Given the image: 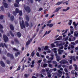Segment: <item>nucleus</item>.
<instances>
[{
    "label": "nucleus",
    "mask_w": 78,
    "mask_h": 78,
    "mask_svg": "<svg viewBox=\"0 0 78 78\" xmlns=\"http://www.w3.org/2000/svg\"><path fill=\"white\" fill-rule=\"evenodd\" d=\"M20 23L21 28L22 30H23V28L25 27V24H24V21L23 20H22V22H20Z\"/></svg>",
    "instance_id": "1"
},
{
    "label": "nucleus",
    "mask_w": 78,
    "mask_h": 78,
    "mask_svg": "<svg viewBox=\"0 0 78 78\" xmlns=\"http://www.w3.org/2000/svg\"><path fill=\"white\" fill-rule=\"evenodd\" d=\"M7 57H10V58L12 59H14V57L13 55V54H11L10 53L7 54Z\"/></svg>",
    "instance_id": "2"
},
{
    "label": "nucleus",
    "mask_w": 78,
    "mask_h": 78,
    "mask_svg": "<svg viewBox=\"0 0 78 78\" xmlns=\"http://www.w3.org/2000/svg\"><path fill=\"white\" fill-rule=\"evenodd\" d=\"M3 38H4V41L5 43L8 41V37L6 35H3Z\"/></svg>",
    "instance_id": "3"
},
{
    "label": "nucleus",
    "mask_w": 78,
    "mask_h": 78,
    "mask_svg": "<svg viewBox=\"0 0 78 78\" xmlns=\"http://www.w3.org/2000/svg\"><path fill=\"white\" fill-rule=\"evenodd\" d=\"M24 9L25 11L27 12H28V13H30L31 12V9H30V8L28 6H27L24 7Z\"/></svg>",
    "instance_id": "4"
},
{
    "label": "nucleus",
    "mask_w": 78,
    "mask_h": 78,
    "mask_svg": "<svg viewBox=\"0 0 78 78\" xmlns=\"http://www.w3.org/2000/svg\"><path fill=\"white\" fill-rule=\"evenodd\" d=\"M5 47V48H8V46L5 43H4L3 44V43H0V47H2V48H4V46Z\"/></svg>",
    "instance_id": "5"
},
{
    "label": "nucleus",
    "mask_w": 78,
    "mask_h": 78,
    "mask_svg": "<svg viewBox=\"0 0 78 78\" xmlns=\"http://www.w3.org/2000/svg\"><path fill=\"white\" fill-rule=\"evenodd\" d=\"M62 71H61L60 70H58V73L57 74V76L59 77H61V75H62Z\"/></svg>",
    "instance_id": "6"
},
{
    "label": "nucleus",
    "mask_w": 78,
    "mask_h": 78,
    "mask_svg": "<svg viewBox=\"0 0 78 78\" xmlns=\"http://www.w3.org/2000/svg\"><path fill=\"white\" fill-rule=\"evenodd\" d=\"M55 55L56 56L57 61L58 62H59V60H60V59H59L60 58V56L59 55H58V54H57V53H55Z\"/></svg>",
    "instance_id": "7"
},
{
    "label": "nucleus",
    "mask_w": 78,
    "mask_h": 78,
    "mask_svg": "<svg viewBox=\"0 0 78 78\" xmlns=\"http://www.w3.org/2000/svg\"><path fill=\"white\" fill-rule=\"evenodd\" d=\"M16 36L20 38L22 36V34L20 32H18L16 33Z\"/></svg>",
    "instance_id": "8"
},
{
    "label": "nucleus",
    "mask_w": 78,
    "mask_h": 78,
    "mask_svg": "<svg viewBox=\"0 0 78 78\" xmlns=\"http://www.w3.org/2000/svg\"><path fill=\"white\" fill-rule=\"evenodd\" d=\"M0 64H1V66L3 67H5V64L3 61H0Z\"/></svg>",
    "instance_id": "9"
},
{
    "label": "nucleus",
    "mask_w": 78,
    "mask_h": 78,
    "mask_svg": "<svg viewBox=\"0 0 78 78\" xmlns=\"http://www.w3.org/2000/svg\"><path fill=\"white\" fill-rule=\"evenodd\" d=\"M9 27L10 28V29L11 30H12V31H14V26H13V25H12V24L10 25Z\"/></svg>",
    "instance_id": "10"
},
{
    "label": "nucleus",
    "mask_w": 78,
    "mask_h": 78,
    "mask_svg": "<svg viewBox=\"0 0 78 78\" xmlns=\"http://www.w3.org/2000/svg\"><path fill=\"white\" fill-rule=\"evenodd\" d=\"M60 9H61V7H58L57 8H56L55 9V11L53 12V13H55V12H58L59 11V10Z\"/></svg>",
    "instance_id": "11"
},
{
    "label": "nucleus",
    "mask_w": 78,
    "mask_h": 78,
    "mask_svg": "<svg viewBox=\"0 0 78 78\" xmlns=\"http://www.w3.org/2000/svg\"><path fill=\"white\" fill-rule=\"evenodd\" d=\"M14 41L15 42H16L17 44H19V40H18V39L17 38H15L14 39Z\"/></svg>",
    "instance_id": "12"
},
{
    "label": "nucleus",
    "mask_w": 78,
    "mask_h": 78,
    "mask_svg": "<svg viewBox=\"0 0 78 78\" xmlns=\"http://www.w3.org/2000/svg\"><path fill=\"white\" fill-rule=\"evenodd\" d=\"M25 26L26 27H29V23H28V21H26L25 22Z\"/></svg>",
    "instance_id": "13"
},
{
    "label": "nucleus",
    "mask_w": 78,
    "mask_h": 78,
    "mask_svg": "<svg viewBox=\"0 0 78 78\" xmlns=\"http://www.w3.org/2000/svg\"><path fill=\"white\" fill-rule=\"evenodd\" d=\"M46 25H47V27H48L49 26L50 28H51V27H53V24H46Z\"/></svg>",
    "instance_id": "14"
},
{
    "label": "nucleus",
    "mask_w": 78,
    "mask_h": 78,
    "mask_svg": "<svg viewBox=\"0 0 78 78\" xmlns=\"http://www.w3.org/2000/svg\"><path fill=\"white\" fill-rule=\"evenodd\" d=\"M3 5L5 8H8V4L6 3H5L3 4Z\"/></svg>",
    "instance_id": "15"
},
{
    "label": "nucleus",
    "mask_w": 78,
    "mask_h": 78,
    "mask_svg": "<svg viewBox=\"0 0 78 78\" xmlns=\"http://www.w3.org/2000/svg\"><path fill=\"white\" fill-rule=\"evenodd\" d=\"M50 32H51V30H49V31L48 32H47V31H46V32L44 34V35L43 36V37H44V36H45V35H46V34H50Z\"/></svg>",
    "instance_id": "16"
},
{
    "label": "nucleus",
    "mask_w": 78,
    "mask_h": 78,
    "mask_svg": "<svg viewBox=\"0 0 78 78\" xmlns=\"http://www.w3.org/2000/svg\"><path fill=\"white\" fill-rule=\"evenodd\" d=\"M20 52H17L16 53H15V56L16 57H17L18 56V55H20Z\"/></svg>",
    "instance_id": "17"
},
{
    "label": "nucleus",
    "mask_w": 78,
    "mask_h": 78,
    "mask_svg": "<svg viewBox=\"0 0 78 78\" xmlns=\"http://www.w3.org/2000/svg\"><path fill=\"white\" fill-rule=\"evenodd\" d=\"M59 63L62 64H65V60H62L59 62Z\"/></svg>",
    "instance_id": "18"
},
{
    "label": "nucleus",
    "mask_w": 78,
    "mask_h": 78,
    "mask_svg": "<svg viewBox=\"0 0 78 78\" xmlns=\"http://www.w3.org/2000/svg\"><path fill=\"white\" fill-rule=\"evenodd\" d=\"M30 44V40H28L26 42V45L27 46L28 45Z\"/></svg>",
    "instance_id": "19"
},
{
    "label": "nucleus",
    "mask_w": 78,
    "mask_h": 78,
    "mask_svg": "<svg viewBox=\"0 0 78 78\" xmlns=\"http://www.w3.org/2000/svg\"><path fill=\"white\" fill-rule=\"evenodd\" d=\"M26 19L27 22H29L30 21V18H29V17L28 16H26Z\"/></svg>",
    "instance_id": "20"
},
{
    "label": "nucleus",
    "mask_w": 78,
    "mask_h": 78,
    "mask_svg": "<svg viewBox=\"0 0 78 78\" xmlns=\"http://www.w3.org/2000/svg\"><path fill=\"white\" fill-rule=\"evenodd\" d=\"M47 74L48 75V77L49 78H50V77H51V73H49V72H48L47 73Z\"/></svg>",
    "instance_id": "21"
},
{
    "label": "nucleus",
    "mask_w": 78,
    "mask_h": 78,
    "mask_svg": "<svg viewBox=\"0 0 78 78\" xmlns=\"http://www.w3.org/2000/svg\"><path fill=\"white\" fill-rule=\"evenodd\" d=\"M61 38H62V36H60L58 38L56 39V41H59V40H61Z\"/></svg>",
    "instance_id": "22"
},
{
    "label": "nucleus",
    "mask_w": 78,
    "mask_h": 78,
    "mask_svg": "<svg viewBox=\"0 0 78 78\" xmlns=\"http://www.w3.org/2000/svg\"><path fill=\"white\" fill-rule=\"evenodd\" d=\"M9 32L11 36H12V37H14V34L12 33V32L11 31H10Z\"/></svg>",
    "instance_id": "23"
},
{
    "label": "nucleus",
    "mask_w": 78,
    "mask_h": 78,
    "mask_svg": "<svg viewBox=\"0 0 78 78\" xmlns=\"http://www.w3.org/2000/svg\"><path fill=\"white\" fill-rule=\"evenodd\" d=\"M20 11L19 10V9L17 8H16L15 9V12H16V14H18V13Z\"/></svg>",
    "instance_id": "24"
},
{
    "label": "nucleus",
    "mask_w": 78,
    "mask_h": 78,
    "mask_svg": "<svg viewBox=\"0 0 78 78\" xmlns=\"http://www.w3.org/2000/svg\"><path fill=\"white\" fill-rule=\"evenodd\" d=\"M63 2H58L56 4V5H61L62 3Z\"/></svg>",
    "instance_id": "25"
},
{
    "label": "nucleus",
    "mask_w": 78,
    "mask_h": 78,
    "mask_svg": "<svg viewBox=\"0 0 78 78\" xmlns=\"http://www.w3.org/2000/svg\"><path fill=\"white\" fill-rule=\"evenodd\" d=\"M34 54H35V53H34V51H33L31 53V56H32V57H33L34 55Z\"/></svg>",
    "instance_id": "26"
},
{
    "label": "nucleus",
    "mask_w": 78,
    "mask_h": 78,
    "mask_svg": "<svg viewBox=\"0 0 78 78\" xmlns=\"http://www.w3.org/2000/svg\"><path fill=\"white\" fill-rule=\"evenodd\" d=\"M76 33V32H75L74 34V36H75L76 37H77L78 36V33L77 34Z\"/></svg>",
    "instance_id": "27"
},
{
    "label": "nucleus",
    "mask_w": 78,
    "mask_h": 78,
    "mask_svg": "<svg viewBox=\"0 0 78 78\" xmlns=\"http://www.w3.org/2000/svg\"><path fill=\"white\" fill-rule=\"evenodd\" d=\"M71 59H73V61H76V59L75 58L74 56H71Z\"/></svg>",
    "instance_id": "28"
},
{
    "label": "nucleus",
    "mask_w": 78,
    "mask_h": 78,
    "mask_svg": "<svg viewBox=\"0 0 78 78\" xmlns=\"http://www.w3.org/2000/svg\"><path fill=\"white\" fill-rule=\"evenodd\" d=\"M30 76V74H25L24 75V76L26 78H27L28 76Z\"/></svg>",
    "instance_id": "29"
},
{
    "label": "nucleus",
    "mask_w": 78,
    "mask_h": 78,
    "mask_svg": "<svg viewBox=\"0 0 78 78\" xmlns=\"http://www.w3.org/2000/svg\"><path fill=\"white\" fill-rule=\"evenodd\" d=\"M18 13H19V15H20V16H22V11H20Z\"/></svg>",
    "instance_id": "30"
},
{
    "label": "nucleus",
    "mask_w": 78,
    "mask_h": 78,
    "mask_svg": "<svg viewBox=\"0 0 78 78\" xmlns=\"http://www.w3.org/2000/svg\"><path fill=\"white\" fill-rule=\"evenodd\" d=\"M21 67V66L20 65H19L18 67V68L16 70V71H18L19 70H20V67Z\"/></svg>",
    "instance_id": "31"
},
{
    "label": "nucleus",
    "mask_w": 78,
    "mask_h": 78,
    "mask_svg": "<svg viewBox=\"0 0 78 78\" xmlns=\"http://www.w3.org/2000/svg\"><path fill=\"white\" fill-rule=\"evenodd\" d=\"M14 16H11L10 19L11 20H12V21H13V20H14Z\"/></svg>",
    "instance_id": "32"
},
{
    "label": "nucleus",
    "mask_w": 78,
    "mask_h": 78,
    "mask_svg": "<svg viewBox=\"0 0 78 78\" xmlns=\"http://www.w3.org/2000/svg\"><path fill=\"white\" fill-rule=\"evenodd\" d=\"M4 17V16L3 15H2L0 16V19L1 20H2L3 19V17Z\"/></svg>",
    "instance_id": "33"
},
{
    "label": "nucleus",
    "mask_w": 78,
    "mask_h": 78,
    "mask_svg": "<svg viewBox=\"0 0 78 78\" xmlns=\"http://www.w3.org/2000/svg\"><path fill=\"white\" fill-rule=\"evenodd\" d=\"M47 66H48V64L46 63H44L43 64V67H47Z\"/></svg>",
    "instance_id": "34"
},
{
    "label": "nucleus",
    "mask_w": 78,
    "mask_h": 78,
    "mask_svg": "<svg viewBox=\"0 0 78 78\" xmlns=\"http://www.w3.org/2000/svg\"><path fill=\"white\" fill-rule=\"evenodd\" d=\"M48 48V46H45L44 48V50H47Z\"/></svg>",
    "instance_id": "35"
},
{
    "label": "nucleus",
    "mask_w": 78,
    "mask_h": 78,
    "mask_svg": "<svg viewBox=\"0 0 78 78\" xmlns=\"http://www.w3.org/2000/svg\"><path fill=\"white\" fill-rule=\"evenodd\" d=\"M13 50L16 51H19L18 50V49L14 48H13Z\"/></svg>",
    "instance_id": "36"
},
{
    "label": "nucleus",
    "mask_w": 78,
    "mask_h": 78,
    "mask_svg": "<svg viewBox=\"0 0 78 78\" xmlns=\"http://www.w3.org/2000/svg\"><path fill=\"white\" fill-rule=\"evenodd\" d=\"M54 52L55 53H57V51H56V48H54Z\"/></svg>",
    "instance_id": "37"
},
{
    "label": "nucleus",
    "mask_w": 78,
    "mask_h": 78,
    "mask_svg": "<svg viewBox=\"0 0 78 78\" xmlns=\"http://www.w3.org/2000/svg\"><path fill=\"white\" fill-rule=\"evenodd\" d=\"M14 6L15 7H19V5L16 3H15L14 4Z\"/></svg>",
    "instance_id": "38"
},
{
    "label": "nucleus",
    "mask_w": 78,
    "mask_h": 78,
    "mask_svg": "<svg viewBox=\"0 0 78 78\" xmlns=\"http://www.w3.org/2000/svg\"><path fill=\"white\" fill-rule=\"evenodd\" d=\"M51 63L52 64H57V62L56 61H52L51 62Z\"/></svg>",
    "instance_id": "39"
},
{
    "label": "nucleus",
    "mask_w": 78,
    "mask_h": 78,
    "mask_svg": "<svg viewBox=\"0 0 78 78\" xmlns=\"http://www.w3.org/2000/svg\"><path fill=\"white\" fill-rule=\"evenodd\" d=\"M75 77L76 78L78 77V73L76 72H75Z\"/></svg>",
    "instance_id": "40"
},
{
    "label": "nucleus",
    "mask_w": 78,
    "mask_h": 78,
    "mask_svg": "<svg viewBox=\"0 0 78 78\" xmlns=\"http://www.w3.org/2000/svg\"><path fill=\"white\" fill-rule=\"evenodd\" d=\"M49 69L48 68H47L46 69H45L46 71V72H47H47H48V71H49Z\"/></svg>",
    "instance_id": "41"
},
{
    "label": "nucleus",
    "mask_w": 78,
    "mask_h": 78,
    "mask_svg": "<svg viewBox=\"0 0 78 78\" xmlns=\"http://www.w3.org/2000/svg\"><path fill=\"white\" fill-rule=\"evenodd\" d=\"M13 15H14V16H16L17 13H16V12H15V11H13Z\"/></svg>",
    "instance_id": "42"
},
{
    "label": "nucleus",
    "mask_w": 78,
    "mask_h": 78,
    "mask_svg": "<svg viewBox=\"0 0 78 78\" xmlns=\"http://www.w3.org/2000/svg\"><path fill=\"white\" fill-rule=\"evenodd\" d=\"M45 27H46V25L45 24H44V26H43L41 28V29L44 30V28H45Z\"/></svg>",
    "instance_id": "43"
},
{
    "label": "nucleus",
    "mask_w": 78,
    "mask_h": 78,
    "mask_svg": "<svg viewBox=\"0 0 78 78\" xmlns=\"http://www.w3.org/2000/svg\"><path fill=\"white\" fill-rule=\"evenodd\" d=\"M45 27H46V25L45 24H44V26H43L41 28V29L44 30V28H45Z\"/></svg>",
    "instance_id": "44"
},
{
    "label": "nucleus",
    "mask_w": 78,
    "mask_h": 78,
    "mask_svg": "<svg viewBox=\"0 0 78 78\" xmlns=\"http://www.w3.org/2000/svg\"><path fill=\"white\" fill-rule=\"evenodd\" d=\"M6 63H7V64H10V63H11V62L9 60H7L6 61Z\"/></svg>",
    "instance_id": "45"
},
{
    "label": "nucleus",
    "mask_w": 78,
    "mask_h": 78,
    "mask_svg": "<svg viewBox=\"0 0 78 78\" xmlns=\"http://www.w3.org/2000/svg\"><path fill=\"white\" fill-rule=\"evenodd\" d=\"M21 1V0H16V2L18 3V4H19V2H20Z\"/></svg>",
    "instance_id": "46"
},
{
    "label": "nucleus",
    "mask_w": 78,
    "mask_h": 78,
    "mask_svg": "<svg viewBox=\"0 0 78 78\" xmlns=\"http://www.w3.org/2000/svg\"><path fill=\"white\" fill-rule=\"evenodd\" d=\"M38 51H41L42 49H41V48H40V47H38Z\"/></svg>",
    "instance_id": "47"
},
{
    "label": "nucleus",
    "mask_w": 78,
    "mask_h": 78,
    "mask_svg": "<svg viewBox=\"0 0 78 78\" xmlns=\"http://www.w3.org/2000/svg\"><path fill=\"white\" fill-rule=\"evenodd\" d=\"M51 45L52 47H55V45L54 44H53V43L51 44Z\"/></svg>",
    "instance_id": "48"
},
{
    "label": "nucleus",
    "mask_w": 78,
    "mask_h": 78,
    "mask_svg": "<svg viewBox=\"0 0 78 78\" xmlns=\"http://www.w3.org/2000/svg\"><path fill=\"white\" fill-rule=\"evenodd\" d=\"M1 10L2 11H4V8H3V6H2L1 7Z\"/></svg>",
    "instance_id": "49"
},
{
    "label": "nucleus",
    "mask_w": 78,
    "mask_h": 78,
    "mask_svg": "<svg viewBox=\"0 0 78 78\" xmlns=\"http://www.w3.org/2000/svg\"><path fill=\"white\" fill-rule=\"evenodd\" d=\"M33 27V23H30V27Z\"/></svg>",
    "instance_id": "50"
},
{
    "label": "nucleus",
    "mask_w": 78,
    "mask_h": 78,
    "mask_svg": "<svg viewBox=\"0 0 78 78\" xmlns=\"http://www.w3.org/2000/svg\"><path fill=\"white\" fill-rule=\"evenodd\" d=\"M59 48L60 50H61V49H63V48H64V46H63L62 45L61 47H60Z\"/></svg>",
    "instance_id": "51"
},
{
    "label": "nucleus",
    "mask_w": 78,
    "mask_h": 78,
    "mask_svg": "<svg viewBox=\"0 0 78 78\" xmlns=\"http://www.w3.org/2000/svg\"><path fill=\"white\" fill-rule=\"evenodd\" d=\"M3 26L2 25V24H0V29H3Z\"/></svg>",
    "instance_id": "52"
},
{
    "label": "nucleus",
    "mask_w": 78,
    "mask_h": 78,
    "mask_svg": "<svg viewBox=\"0 0 78 78\" xmlns=\"http://www.w3.org/2000/svg\"><path fill=\"white\" fill-rule=\"evenodd\" d=\"M53 58H54V57H51L50 58H48V60H50V59H51V60H53Z\"/></svg>",
    "instance_id": "53"
},
{
    "label": "nucleus",
    "mask_w": 78,
    "mask_h": 78,
    "mask_svg": "<svg viewBox=\"0 0 78 78\" xmlns=\"http://www.w3.org/2000/svg\"><path fill=\"white\" fill-rule=\"evenodd\" d=\"M41 61H41V60H39L38 61V62H37V63H39V64H41Z\"/></svg>",
    "instance_id": "54"
},
{
    "label": "nucleus",
    "mask_w": 78,
    "mask_h": 78,
    "mask_svg": "<svg viewBox=\"0 0 78 78\" xmlns=\"http://www.w3.org/2000/svg\"><path fill=\"white\" fill-rule=\"evenodd\" d=\"M64 70L67 73L68 72V70H67V69L66 68H65Z\"/></svg>",
    "instance_id": "55"
},
{
    "label": "nucleus",
    "mask_w": 78,
    "mask_h": 78,
    "mask_svg": "<svg viewBox=\"0 0 78 78\" xmlns=\"http://www.w3.org/2000/svg\"><path fill=\"white\" fill-rule=\"evenodd\" d=\"M43 9L42 8H39V10H38V11H42Z\"/></svg>",
    "instance_id": "56"
},
{
    "label": "nucleus",
    "mask_w": 78,
    "mask_h": 78,
    "mask_svg": "<svg viewBox=\"0 0 78 78\" xmlns=\"http://www.w3.org/2000/svg\"><path fill=\"white\" fill-rule=\"evenodd\" d=\"M36 55L38 56V57H40V56H39V53H37L36 54Z\"/></svg>",
    "instance_id": "57"
},
{
    "label": "nucleus",
    "mask_w": 78,
    "mask_h": 78,
    "mask_svg": "<svg viewBox=\"0 0 78 78\" xmlns=\"http://www.w3.org/2000/svg\"><path fill=\"white\" fill-rule=\"evenodd\" d=\"M2 58L4 59V60H6V58L5 56H3L2 57Z\"/></svg>",
    "instance_id": "58"
},
{
    "label": "nucleus",
    "mask_w": 78,
    "mask_h": 78,
    "mask_svg": "<svg viewBox=\"0 0 78 78\" xmlns=\"http://www.w3.org/2000/svg\"><path fill=\"white\" fill-rule=\"evenodd\" d=\"M69 38V37H67L65 39V41H67L68 40V39Z\"/></svg>",
    "instance_id": "59"
},
{
    "label": "nucleus",
    "mask_w": 78,
    "mask_h": 78,
    "mask_svg": "<svg viewBox=\"0 0 78 78\" xmlns=\"http://www.w3.org/2000/svg\"><path fill=\"white\" fill-rule=\"evenodd\" d=\"M11 43L13 45H14V41H11Z\"/></svg>",
    "instance_id": "60"
},
{
    "label": "nucleus",
    "mask_w": 78,
    "mask_h": 78,
    "mask_svg": "<svg viewBox=\"0 0 78 78\" xmlns=\"http://www.w3.org/2000/svg\"><path fill=\"white\" fill-rule=\"evenodd\" d=\"M48 66L49 67H51H51H52V65H51V64H49L48 65Z\"/></svg>",
    "instance_id": "61"
},
{
    "label": "nucleus",
    "mask_w": 78,
    "mask_h": 78,
    "mask_svg": "<svg viewBox=\"0 0 78 78\" xmlns=\"http://www.w3.org/2000/svg\"><path fill=\"white\" fill-rule=\"evenodd\" d=\"M39 75H40V76L41 77H42V78H43V77H44V76L42 74H39Z\"/></svg>",
    "instance_id": "62"
},
{
    "label": "nucleus",
    "mask_w": 78,
    "mask_h": 78,
    "mask_svg": "<svg viewBox=\"0 0 78 78\" xmlns=\"http://www.w3.org/2000/svg\"><path fill=\"white\" fill-rule=\"evenodd\" d=\"M70 31L71 32V34H73V31H72V30L71 29L70 30Z\"/></svg>",
    "instance_id": "63"
},
{
    "label": "nucleus",
    "mask_w": 78,
    "mask_h": 78,
    "mask_svg": "<svg viewBox=\"0 0 78 78\" xmlns=\"http://www.w3.org/2000/svg\"><path fill=\"white\" fill-rule=\"evenodd\" d=\"M0 31L1 32V33H3L4 31H3V30L2 29H0Z\"/></svg>",
    "instance_id": "64"
}]
</instances>
